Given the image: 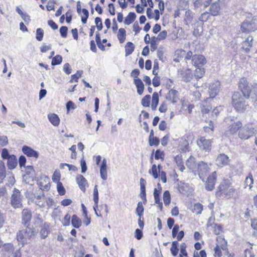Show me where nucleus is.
I'll use <instances>...</instances> for the list:
<instances>
[{"instance_id": "1", "label": "nucleus", "mask_w": 257, "mask_h": 257, "mask_svg": "<svg viewBox=\"0 0 257 257\" xmlns=\"http://www.w3.org/2000/svg\"><path fill=\"white\" fill-rule=\"evenodd\" d=\"M238 87L247 99L257 102V86L249 85L246 79L242 78L239 81Z\"/></svg>"}, {"instance_id": "2", "label": "nucleus", "mask_w": 257, "mask_h": 257, "mask_svg": "<svg viewBox=\"0 0 257 257\" xmlns=\"http://www.w3.org/2000/svg\"><path fill=\"white\" fill-rule=\"evenodd\" d=\"M26 228L19 230L17 233V239L19 244L22 246L27 243V239L34 238L37 234V231L33 226L30 224L24 225Z\"/></svg>"}, {"instance_id": "3", "label": "nucleus", "mask_w": 257, "mask_h": 257, "mask_svg": "<svg viewBox=\"0 0 257 257\" xmlns=\"http://www.w3.org/2000/svg\"><path fill=\"white\" fill-rule=\"evenodd\" d=\"M246 97L242 93L234 92L232 96V105L237 111L242 112L248 106Z\"/></svg>"}, {"instance_id": "4", "label": "nucleus", "mask_w": 257, "mask_h": 257, "mask_svg": "<svg viewBox=\"0 0 257 257\" xmlns=\"http://www.w3.org/2000/svg\"><path fill=\"white\" fill-rule=\"evenodd\" d=\"M242 32L249 33L257 30V16L247 17L240 27Z\"/></svg>"}, {"instance_id": "5", "label": "nucleus", "mask_w": 257, "mask_h": 257, "mask_svg": "<svg viewBox=\"0 0 257 257\" xmlns=\"http://www.w3.org/2000/svg\"><path fill=\"white\" fill-rule=\"evenodd\" d=\"M24 196L21 191L15 188L10 197V204L15 209H21L23 207V201Z\"/></svg>"}, {"instance_id": "6", "label": "nucleus", "mask_w": 257, "mask_h": 257, "mask_svg": "<svg viewBox=\"0 0 257 257\" xmlns=\"http://www.w3.org/2000/svg\"><path fill=\"white\" fill-rule=\"evenodd\" d=\"M234 191V189L229 183L226 181H223L217 188L216 196L218 197L222 195H224L225 196L230 198L233 196Z\"/></svg>"}, {"instance_id": "7", "label": "nucleus", "mask_w": 257, "mask_h": 257, "mask_svg": "<svg viewBox=\"0 0 257 257\" xmlns=\"http://www.w3.org/2000/svg\"><path fill=\"white\" fill-rule=\"evenodd\" d=\"M256 131L250 125H245L239 130L238 137L241 139L247 140L254 135Z\"/></svg>"}, {"instance_id": "8", "label": "nucleus", "mask_w": 257, "mask_h": 257, "mask_svg": "<svg viewBox=\"0 0 257 257\" xmlns=\"http://www.w3.org/2000/svg\"><path fill=\"white\" fill-rule=\"evenodd\" d=\"M197 144L201 150L209 152L211 150L212 141L201 137L197 141Z\"/></svg>"}, {"instance_id": "9", "label": "nucleus", "mask_w": 257, "mask_h": 257, "mask_svg": "<svg viewBox=\"0 0 257 257\" xmlns=\"http://www.w3.org/2000/svg\"><path fill=\"white\" fill-rule=\"evenodd\" d=\"M61 178V173L59 170H56L54 172L52 179L54 182L57 183V188L58 193L60 195H64V188L63 186L62 183L60 182Z\"/></svg>"}, {"instance_id": "10", "label": "nucleus", "mask_w": 257, "mask_h": 257, "mask_svg": "<svg viewBox=\"0 0 257 257\" xmlns=\"http://www.w3.org/2000/svg\"><path fill=\"white\" fill-rule=\"evenodd\" d=\"M32 214L31 210L27 208L24 209L22 211V223L24 225H28L30 224Z\"/></svg>"}, {"instance_id": "11", "label": "nucleus", "mask_w": 257, "mask_h": 257, "mask_svg": "<svg viewBox=\"0 0 257 257\" xmlns=\"http://www.w3.org/2000/svg\"><path fill=\"white\" fill-rule=\"evenodd\" d=\"M31 198L32 199V202L34 203L40 207H45V197L43 191H40V192L34 196V198Z\"/></svg>"}, {"instance_id": "12", "label": "nucleus", "mask_w": 257, "mask_h": 257, "mask_svg": "<svg viewBox=\"0 0 257 257\" xmlns=\"http://www.w3.org/2000/svg\"><path fill=\"white\" fill-rule=\"evenodd\" d=\"M242 126V123L240 121L232 123L228 127L225 132L226 135H231L235 134Z\"/></svg>"}, {"instance_id": "13", "label": "nucleus", "mask_w": 257, "mask_h": 257, "mask_svg": "<svg viewBox=\"0 0 257 257\" xmlns=\"http://www.w3.org/2000/svg\"><path fill=\"white\" fill-rule=\"evenodd\" d=\"M37 184L42 191L43 190H48L50 187L49 179L46 176L41 177L38 180Z\"/></svg>"}, {"instance_id": "14", "label": "nucleus", "mask_w": 257, "mask_h": 257, "mask_svg": "<svg viewBox=\"0 0 257 257\" xmlns=\"http://www.w3.org/2000/svg\"><path fill=\"white\" fill-rule=\"evenodd\" d=\"M206 62L204 56L201 55H194L192 57V64L196 67H202Z\"/></svg>"}, {"instance_id": "15", "label": "nucleus", "mask_w": 257, "mask_h": 257, "mask_svg": "<svg viewBox=\"0 0 257 257\" xmlns=\"http://www.w3.org/2000/svg\"><path fill=\"white\" fill-rule=\"evenodd\" d=\"M15 248L12 243H6L3 245L2 248V254L4 257H10L13 253Z\"/></svg>"}, {"instance_id": "16", "label": "nucleus", "mask_w": 257, "mask_h": 257, "mask_svg": "<svg viewBox=\"0 0 257 257\" xmlns=\"http://www.w3.org/2000/svg\"><path fill=\"white\" fill-rule=\"evenodd\" d=\"M230 161L229 157L222 153L218 155L216 159V164L219 167H223L228 164Z\"/></svg>"}, {"instance_id": "17", "label": "nucleus", "mask_w": 257, "mask_h": 257, "mask_svg": "<svg viewBox=\"0 0 257 257\" xmlns=\"http://www.w3.org/2000/svg\"><path fill=\"white\" fill-rule=\"evenodd\" d=\"M216 180V173L213 172L207 178L205 188L208 191H212L214 188L215 183Z\"/></svg>"}, {"instance_id": "18", "label": "nucleus", "mask_w": 257, "mask_h": 257, "mask_svg": "<svg viewBox=\"0 0 257 257\" xmlns=\"http://www.w3.org/2000/svg\"><path fill=\"white\" fill-rule=\"evenodd\" d=\"M210 101V98H207L199 104V108L203 114L208 113L211 109Z\"/></svg>"}, {"instance_id": "19", "label": "nucleus", "mask_w": 257, "mask_h": 257, "mask_svg": "<svg viewBox=\"0 0 257 257\" xmlns=\"http://www.w3.org/2000/svg\"><path fill=\"white\" fill-rule=\"evenodd\" d=\"M220 88V82L218 81L211 83L209 87V93L210 98H214L218 93Z\"/></svg>"}, {"instance_id": "20", "label": "nucleus", "mask_w": 257, "mask_h": 257, "mask_svg": "<svg viewBox=\"0 0 257 257\" xmlns=\"http://www.w3.org/2000/svg\"><path fill=\"white\" fill-rule=\"evenodd\" d=\"M26 174L23 175V179L27 183H29V181L27 182V180L30 179L33 180L35 177V173L34 168L32 166H27L25 167Z\"/></svg>"}, {"instance_id": "21", "label": "nucleus", "mask_w": 257, "mask_h": 257, "mask_svg": "<svg viewBox=\"0 0 257 257\" xmlns=\"http://www.w3.org/2000/svg\"><path fill=\"white\" fill-rule=\"evenodd\" d=\"M40 227V234L41 237L42 238L45 239L48 236L51 231L50 224L45 222Z\"/></svg>"}, {"instance_id": "22", "label": "nucleus", "mask_w": 257, "mask_h": 257, "mask_svg": "<svg viewBox=\"0 0 257 257\" xmlns=\"http://www.w3.org/2000/svg\"><path fill=\"white\" fill-rule=\"evenodd\" d=\"M22 152L25 155L29 157L37 158L39 156V153L38 152L27 146H24L22 147Z\"/></svg>"}, {"instance_id": "23", "label": "nucleus", "mask_w": 257, "mask_h": 257, "mask_svg": "<svg viewBox=\"0 0 257 257\" xmlns=\"http://www.w3.org/2000/svg\"><path fill=\"white\" fill-rule=\"evenodd\" d=\"M181 77L184 81H190L193 77V75L189 69H183L180 71Z\"/></svg>"}, {"instance_id": "24", "label": "nucleus", "mask_w": 257, "mask_h": 257, "mask_svg": "<svg viewBox=\"0 0 257 257\" xmlns=\"http://www.w3.org/2000/svg\"><path fill=\"white\" fill-rule=\"evenodd\" d=\"M76 182L82 191L84 192L86 190L85 186L87 184L86 179L81 175L77 176Z\"/></svg>"}, {"instance_id": "25", "label": "nucleus", "mask_w": 257, "mask_h": 257, "mask_svg": "<svg viewBox=\"0 0 257 257\" xmlns=\"http://www.w3.org/2000/svg\"><path fill=\"white\" fill-rule=\"evenodd\" d=\"M166 99L173 103H176L178 99V91L174 89H170L167 94Z\"/></svg>"}, {"instance_id": "26", "label": "nucleus", "mask_w": 257, "mask_h": 257, "mask_svg": "<svg viewBox=\"0 0 257 257\" xmlns=\"http://www.w3.org/2000/svg\"><path fill=\"white\" fill-rule=\"evenodd\" d=\"M18 162L16 157L14 155H11L8 159L7 165L9 169H14L17 166Z\"/></svg>"}, {"instance_id": "27", "label": "nucleus", "mask_w": 257, "mask_h": 257, "mask_svg": "<svg viewBox=\"0 0 257 257\" xmlns=\"http://www.w3.org/2000/svg\"><path fill=\"white\" fill-rule=\"evenodd\" d=\"M253 41V37L249 36L246 40L243 42L242 44V48L246 52H248L250 51V49L252 47Z\"/></svg>"}, {"instance_id": "28", "label": "nucleus", "mask_w": 257, "mask_h": 257, "mask_svg": "<svg viewBox=\"0 0 257 257\" xmlns=\"http://www.w3.org/2000/svg\"><path fill=\"white\" fill-rule=\"evenodd\" d=\"M146 181L145 180L141 178L140 179V188H141V193L140 196L143 200L145 201H147L146 194V187H145Z\"/></svg>"}, {"instance_id": "29", "label": "nucleus", "mask_w": 257, "mask_h": 257, "mask_svg": "<svg viewBox=\"0 0 257 257\" xmlns=\"http://www.w3.org/2000/svg\"><path fill=\"white\" fill-rule=\"evenodd\" d=\"M134 83L137 88L138 93L140 95L142 94L144 92V85L141 79L140 78L134 79Z\"/></svg>"}, {"instance_id": "30", "label": "nucleus", "mask_w": 257, "mask_h": 257, "mask_svg": "<svg viewBox=\"0 0 257 257\" xmlns=\"http://www.w3.org/2000/svg\"><path fill=\"white\" fill-rule=\"evenodd\" d=\"M48 118L53 125L57 126L59 124L60 119L57 114L55 113L49 114Z\"/></svg>"}, {"instance_id": "31", "label": "nucleus", "mask_w": 257, "mask_h": 257, "mask_svg": "<svg viewBox=\"0 0 257 257\" xmlns=\"http://www.w3.org/2000/svg\"><path fill=\"white\" fill-rule=\"evenodd\" d=\"M136 15L134 12H130L125 18L124 23L126 25H129L132 24L136 19Z\"/></svg>"}, {"instance_id": "32", "label": "nucleus", "mask_w": 257, "mask_h": 257, "mask_svg": "<svg viewBox=\"0 0 257 257\" xmlns=\"http://www.w3.org/2000/svg\"><path fill=\"white\" fill-rule=\"evenodd\" d=\"M220 6L218 3H214L212 4L210 8V11L213 16H217L219 14Z\"/></svg>"}, {"instance_id": "33", "label": "nucleus", "mask_w": 257, "mask_h": 257, "mask_svg": "<svg viewBox=\"0 0 257 257\" xmlns=\"http://www.w3.org/2000/svg\"><path fill=\"white\" fill-rule=\"evenodd\" d=\"M159 102V95L156 92L153 94L151 107L152 110H155L156 109L157 106Z\"/></svg>"}, {"instance_id": "34", "label": "nucleus", "mask_w": 257, "mask_h": 257, "mask_svg": "<svg viewBox=\"0 0 257 257\" xmlns=\"http://www.w3.org/2000/svg\"><path fill=\"white\" fill-rule=\"evenodd\" d=\"M117 38L120 42V43H123L125 40L126 37V31L123 28H120L118 30V32L117 34Z\"/></svg>"}, {"instance_id": "35", "label": "nucleus", "mask_w": 257, "mask_h": 257, "mask_svg": "<svg viewBox=\"0 0 257 257\" xmlns=\"http://www.w3.org/2000/svg\"><path fill=\"white\" fill-rule=\"evenodd\" d=\"M135 50V45L132 42H127L125 46V56L131 54Z\"/></svg>"}, {"instance_id": "36", "label": "nucleus", "mask_w": 257, "mask_h": 257, "mask_svg": "<svg viewBox=\"0 0 257 257\" xmlns=\"http://www.w3.org/2000/svg\"><path fill=\"white\" fill-rule=\"evenodd\" d=\"M203 33V27L201 24H197L194 29L193 34L195 37L200 36Z\"/></svg>"}, {"instance_id": "37", "label": "nucleus", "mask_w": 257, "mask_h": 257, "mask_svg": "<svg viewBox=\"0 0 257 257\" xmlns=\"http://www.w3.org/2000/svg\"><path fill=\"white\" fill-rule=\"evenodd\" d=\"M71 223L73 227L79 228L81 225V220L76 215H73L72 217Z\"/></svg>"}, {"instance_id": "38", "label": "nucleus", "mask_w": 257, "mask_h": 257, "mask_svg": "<svg viewBox=\"0 0 257 257\" xmlns=\"http://www.w3.org/2000/svg\"><path fill=\"white\" fill-rule=\"evenodd\" d=\"M150 43L151 44V51H155L157 49L158 45V40H157V38H156V37L155 36L152 37Z\"/></svg>"}, {"instance_id": "39", "label": "nucleus", "mask_w": 257, "mask_h": 257, "mask_svg": "<svg viewBox=\"0 0 257 257\" xmlns=\"http://www.w3.org/2000/svg\"><path fill=\"white\" fill-rule=\"evenodd\" d=\"M178 243L177 241H174L172 242V246L170 250L172 255L174 256H176L178 253L179 249L178 248Z\"/></svg>"}, {"instance_id": "40", "label": "nucleus", "mask_w": 257, "mask_h": 257, "mask_svg": "<svg viewBox=\"0 0 257 257\" xmlns=\"http://www.w3.org/2000/svg\"><path fill=\"white\" fill-rule=\"evenodd\" d=\"M216 241H222V243L219 245L220 246V248H221L223 250H224L227 252L228 249L227 247V241L225 240V239L221 236H218L216 238Z\"/></svg>"}, {"instance_id": "41", "label": "nucleus", "mask_w": 257, "mask_h": 257, "mask_svg": "<svg viewBox=\"0 0 257 257\" xmlns=\"http://www.w3.org/2000/svg\"><path fill=\"white\" fill-rule=\"evenodd\" d=\"M186 165L190 169H193L196 166L195 158L190 156L186 161Z\"/></svg>"}, {"instance_id": "42", "label": "nucleus", "mask_w": 257, "mask_h": 257, "mask_svg": "<svg viewBox=\"0 0 257 257\" xmlns=\"http://www.w3.org/2000/svg\"><path fill=\"white\" fill-rule=\"evenodd\" d=\"M163 201L166 206L168 205L171 202V196L169 191H165L163 194Z\"/></svg>"}, {"instance_id": "43", "label": "nucleus", "mask_w": 257, "mask_h": 257, "mask_svg": "<svg viewBox=\"0 0 257 257\" xmlns=\"http://www.w3.org/2000/svg\"><path fill=\"white\" fill-rule=\"evenodd\" d=\"M208 168V165L206 163L203 162H200L198 165V169L199 172V175L200 173H204L207 171Z\"/></svg>"}, {"instance_id": "44", "label": "nucleus", "mask_w": 257, "mask_h": 257, "mask_svg": "<svg viewBox=\"0 0 257 257\" xmlns=\"http://www.w3.org/2000/svg\"><path fill=\"white\" fill-rule=\"evenodd\" d=\"M204 73L205 71L204 68H201V67H197L195 70L194 76L196 79L200 78L203 76Z\"/></svg>"}, {"instance_id": "45", "label": "nucleus", "mask_w": 257, "mask_h": 257, "mask_svg": "<svg viewBox=\"0 0 257 257\" xmlns=\"http://www.w3.org/2000/svg\"><path fill=\"white\" fill-rule=\"evenodd\" d=\"M98 200L99 198L97 186L95 185L93 190V200L95 203V208H98Z\"/></svg>"}, {"instance_id": "46", "label": "nucleus", "mask_w": 257, "mask_h": 257, "mask_svg": "<svg viewBox=\"0 0 257 257\" xmlns=\"http://www.w3.org/2000/svg\"><path fill=\"white\" fill-rule=\"evenodd\" d=\"M82 73H83V71L82 70L77 71L75 74L71 75V79L69 82L71 83H73L74 82H77L78 79L80 77H81Z\"/></svg>"}, {"instance_id": "47", "label": "nucleus", "mask_w": 257, "mask_h": 257, "mask_svg": "<svg viewBox=\"0 0 257 257\" xmlns=\"http://www.w3.org/2000/svg\"><path fill=\"white\" fill-rule=\"evenodd\" d=\"M6 176V167L4 163L2 161H0V179L3 180Z\"/></svg>"}, {"instance_id": "48", "label": "nucleus", "mask_w": 257, "mask_h": 257, "mask_svg": "<svg viewBox=\"0 0 257 257\" xmlns=\"http://www.w3.org/2000/svg\"><path fill=\"white\" fill-rule=\"evenodd\" d=\"M253 180L252 176L251 174H249L248 176L246 177L244 182L245 188H246L247 186H249V189H250L252 187V184H253Z\"/></svg>"}, {"instance_id": "49", "label": "nucleus", "mask_w": 257, "mask_h": 257, "mask_svg": "<svg viewBox=\"0 0 257 257\" xmlns=\"http://www.w3.org/2000/svg\"><path fill=\"white\" fill-rule=\"evenodd\" d=\"M203 210V206L200 203H196L194 204L193 208L192 209L193 212L196 214H200L201 213Z\"/></svg>"}, {"instance_id": "50", "label": "nucleus", "mask_w": 257, "mask_h": 257, "mask_svg": "<svg viewBox=\"0 0 257 257\" xmlns=\"http://www.w3.org/2000/svg\"><path fill=\"white\" fill-rule=\"evenodd\" d=\"M151 100V96L150 95H146L142 99V105L144 107H149L150 105Z\"/></svg>"}, {"instance_id": "51", "label": "nucleus", "mask_w": 257, "mask_h": 257, "mask_svg": "<svg viewBox=\"0 0 257 257\" xmlns=\"http://www.w3.org/2000/svg\"><path fill=\"white\" fill-rule=\"evenodd\" d=\"M144 210V209L142 202H139L136 209V213L139 217H141L143 216Z\"/></svg>"}, {"instance_id": "52", "label": "nucleus", "mask_w": 257, "mask_h": 257, "mask_svg": "<svg viewBox=\"0 0 257 257\" xmlns=\"http://www.w3.org/2000/svg\"><path fill=\"white\" fill-rule=\"evenodd\" d=\"M66 107L67 109V113L69 114L71 110H74L76 108V106L72 101H69L66 104Z\"/></svg>"}, {"instance_id": "53", "label": "nucleus", "mask_w": 257, "mask_h": 257, "mask_svg": "<svg viewBox=\"0 0 257 257\" xmlns=\"http://www.w3.org/2000/svg\"><path fill=\"white\" fill-rule=\"evenodd\" d=\"M62 61V57L60 55H57L52 59L51 64L53 66L60 64Z\"/></svg>"}, {"instance_id": "54", "label": "nucleus", "mask_w": 257, "mask_h": 257, "mask_svg": "<svg viewBox=\"0 0 257 257\" xmlns=\"http://www.w3.org/2000/svg\"><path fill=\"white\" fill-rule=\"evenodd\" d=\"M34 224L36 226H40L44 223L43 219L40 217V215L38 214L34 218Z\"/></svg>"}, {"instance_id": "55", "label": "nucleus", "mask_w": 257, "mask_h": 257, "mask_svg": "<svg viewBox=\"0 0 257 257\" xmlns=\"http://www.w3.org/2000/svg\"><path fill=\"white\" fill-rule=\"evenodd\" d=\"M44 36V31L41 28H38L36 30V39L39 41H41Z\"/></svg>"}, {"instance_id": "56", "label": "nucleus", "mask_w": 257, "mask_h": 257, "mask_svg": "<svg viewBox=\"0 0 257 257\" xmlns=\"http://www.w3.org/2000/svg\"><path fill=\"white\" fill-rule=\"evenodd\" d=\"M149 173L152 174L155 179H157L159 176V173L157 171V166L154 164L152 167L151 171H149Z\"/></svg>"}, {"instance_id": "57", "label": "nucleus", "mask_w": 257, "mask_h": 257, "mask_svg": "<svg viewBox=\"0 0 257 257\" xmlns=\"http://www.w3.org/2000/svg\"><path fill=\"white\" fill-rule=\"evenodd\" d=\"M100 176L102 179L106 180L107 179V168L100 167Z\"/></svg>"}, {"instance_id": "58", "label": "nucleus", "mask_w": 257, "mask_h": 257, "mask_svg": "<svg viewBox=\"0 0 257 257\" xmlns=\"http://www.w3.org/2000/svg\"><path fill=\"white\" fill-rule=\"evenodd\" d=\"M95 23L96 24L97 30L98 31H101L103 27L101 19L99 17H96L95 19Z\"/></svg>"}, {"instance_id": "59", "label": "nucleus", "mask_w": 257, "mask_h": 257, "mask_svg": "<svg viewBox=\"0 0 257 257\" xmlns=\"http://www.w3.org/2000/svg\"><path fill=\"white\" fill-rule=\"evenodd\" d=\"M55 4V0H49L48 2V4L46 6L47 10L48 11L54 10L55 7L54 4Z\"/></svg>"}, {"instance_id": "60", "label": "nucleus", "mask_w": 257, "mask_h": 257, "mask_svg": "<svg viewBox=\"0 0 257 257\" xmlns=\"http://www.w3.org/2000/svg\"><path fill=\"white\" fill-rule=\"evenodd\" d=\"M8 144V139L7 136H0V145L2 147L6 146Z\"/></svg>"}, {"instance_id": "61", "label": "nucleus", "mask_w": 257, "mask_h": 257, "mask_svg": "<svg viewBox=\"0 0 257 257\" xmlns=\"http://www.w3.org/2000/svg\"><path fill=\"white\" fill-rule=\"evenodd\" d=\"M164 156V154L163 152L161 151L160 150H157L156 151L155 158L156 160H159L160 159L163 160Z\"/></svg>"}, {"instance_id": "62", "label": "nucleus", "mask_w": 257, "mask_h": 257, "mask_svg": "<svg viewBox=\"0 0 257 257\" xmlns=\"http://www.w3.org/2000/svg\"><path fill=\"white\" fill-rule=\"evenodd\" d=\"M149 145L150 146H158L159 144V139L157 138H154L151 139H149Z\"/></svg>"}, {"instance_id": "63", "label": "nucleus", "mask_w": 257, "mask_h": 257, "mask_svg": "<svg viewBox=\"0 0 257 257\" xmlns=\"http://www.w3.org/2000/svg\"><path fill=\"white\" fill-rule=\"evenodd\" d=\"M167 34V33L166 31H163L159 34V35L157 37H156V38H157V40L158 41L164 40L166 38Z\"/></svg>"}, {"instance_id": "64", "label": "nucleus", "mask_w": 257, "mask_h": 257, "mask_svg": "<svg viewBox=\"0 0 257 257\" xmlns=\"http://www.w3.org/2000/svg\"><path fill=\"white\" fill-rule=\"evenodd\" d=\"M209 13L208 12H204L203 13L199 18V20L201 22H206L209 17Z\"/></svg>"}]
</instances>
